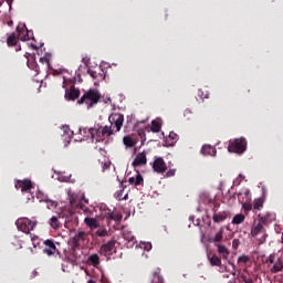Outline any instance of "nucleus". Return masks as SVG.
Segmentation results:
<instances>
[{
    "mask_svg": "<svg viewBox=\"0 0 283 283\" xmlns=\"http://www.w3.org/2000/svg\"><path fill=\"white\" fill-rule=\"evenodd\" d=\"M108 120L109 126L99 127V135L102 136V142L107 140L111 136H114L120 132L123 128V123H125V115L120 113H113L109 115Z\"/></svg>",
    "mask_w": 283,
    "mask_h": 283,
    "instance_id": "1",
    "label": "nucleus"
},
{
    "mask_svg": "<svg viewBox=\"0 0 283 283\" xmlns=\"http://www.w3.org/2000/svg\"><path fill=\"white\" fill-rule=\"evenodd\" d=\"M73 139L75 143H81L83 140H95V143H103V137L101 136V127L94 126L91 128H78V130L73 134Z\"/></svg>",
    "mask_w": 283,
    "mask_h": 283,
    "instance_id": "2",
    "label": "nucleus"
},
{
    "mask_svg": "<svg viewBox=\"0 0 283 283\" xmlns=\"http://www.w3.org/2000/svg\"><path fill=\"white\" fill-rule=\"evenodd\" d=\"M101 101V93L96 90H90L88 92L84 93V95L77 101V105H87V107H94Z\"/></svg>",
    "mask_w": 283,
    "mask_h": 283,
    "instance_id": "3",
    "label": "nucleus"
},
{
    "mask_svg": "<svg viewBox=\"0 0 283 283\" xmlns=\"http://www.w3.org/2000/svg\"><path fill=\"white\" fill-rule=\"evenodd\" d=\"M264 219H259L258 221H254L251 228L252 238H256V235H262L259 239V244H264L266 242V238H269V235L266 234V230H264Z\"/></svg>",
    "mask_w": 283,
    "mask_h": 283,
    "instance_id": "4",
    "label": "nucleus"
},
{
    "mask_svg": "<svg viewBox=\"0 0 283 283\" xmlns=\"http://www.w3.org/2000/svg\"><path fill=\"white\" fill-rule=\"evenodd\" d=\"M228 151L231 154H244V151H247V139L241 137L234 140H230L228 145Z\"/></svg>",
    "mask_w": 283,
    "mask_h": 283,
    "instance_id": "5",
    "label": "nucleus"
},
{
    "mask_svg": "<svg viewBox=\"0 0 283 283\" xmlns=\"http://www.w3.org/2000/svg\"><path fill=\"white\" fill-rule=\"evenodd\" d=\"M61 76L63 78L62 87L65 91V101H72V77L65 70L61 72Z\"/></svg>",
    "mask_w": 283,
    "mask_h": 283,
    "instance_id": "6",
    "label": "nucleus"
},
{
    "mask_svg": "<svg viewBox=\"0 0 283 283\" xmlns=\"http://www.w3.org/2000/svg\"><path fill=\"white\" fill-rule=\"evenodd\" d=\"M18 230L22 231V233H30V231H34L36 227V221H32L29 218H20L15 222Z\"/></svg>",
    "mask_w": 283,
    "mask_h": 283,
    "instance_id": "7",
    "label": "nucleus"
},
{
    "mask_svg": "<svg viewBox=\"0 0 283 283\" xmlns=\"http://www.w3.org/2000/svg\"><path fill=\"white\" fill-rule=\"evenodd\" d=\"M271 273H280L283 271V260L276 254H271L268 259Z\"/></svg>",
    "mask_w": 283,
    "mask_h": 283,
    "instance_id": "8",
    "label": "nucleus"
},
{
    "mask_svg": "<svg viewBox=\"0 0 283 283\" xmlns=\"http://www.w3.org/2000/svg\"><path fill=\"white\" fill-rule=\"evenodd\" d=\"M151 167L156 174H165L167 171V164L163 157H155Z\"/></svg>",
    "mask_w": 283,
    "mask_h": 283,
    "instance_id": "9",
    "label": "nucleus"
},
{
    "mask_svg": "<svg viewBox=\"0 0 283 283\" xmlns=\"http://www.w3.org/2000/svg\"><path fill=\"white\" fill-rule=\"evenodd\" d=\"M102 255H114L116 253V241L111 240L101 247Z\"/></svg>",
    "mask_w": 283,
    "mask_h": 283,
    "instance_id": "10",
    "label": "nucleus"
},
{
    "mask_svg": "<svg viewBox=\"0 0 283 283\" xmlns=\"http://www.w3.org/2000/svg\"><path fill=\"white\" fill-rule=\"evenodd\" d=\"M145 165H147V153L142 151L135 156L132 166L136 169L138 167H145Z\"/></svg>",
    "mask_w": 283,
    "mask_h": 283,
    "instance_id": "11",
    "label": "nucleus"
},
{
    "mask_svg": "<svg viewBox=\"0 0 283 283\" xmlns=\"http://www.w3.org/2000/svg\"><path fill=\"white\" fill-rule=\"evenodd\" d=\"M7 45L8 48H15V52H21V44H19V40H17V33L7 35Z\"/></svg>",
    "mask_w": 283,
    "mask_h": 283,
    "instance_id": "12",
    "label": "nucleus"
},
{
    "mask_svg": "<svg viewBox=\"0 0 283 283\" xmlns=\"http://www.w3.org/2000/svg\"><path fill=\"white\" fill-rule=\"evenodd\" d=\"M15 189H21L22 192L30 191L32 189V181L30 179H18L15 181Z\"/></svg>",
    "mask_w": 283,
    "mask_h": 283,
    "instance_id": "13",
    "label": "nucleus"
},
{
    "mask_svg": "<svg viewBox=\"0 0 283 283\" xmlns=\"http://www.w3.org/2000/svg\"><path fill=\"white\" fill-rule=\"evenodd\" d=\"M17 32H18V39L20 41H30V34L28 32V28L24 25L22 27H17Z\"/></svg>",
    "mask_w": 283,
    "mask_h": 283,
    "instance_id": "14",
    "label": "nucleus"
},
{
    "mask_svg": "<svg viewBox=\"0 0 283 283\" xmlns=\"http://www.w3.org/2000/svg\"><path fill=\"white\" fill-rule=\"evenodd\" d=\"M45 248L43 250V253H46V255H54L56 253V245L54 244V241L48 239L44 241Z\"/></svg>",
    "mask_w": 283,
    "mask_h": 283,
    "instance_id": "15",
    "label": "nucleus"
},
{
    "mask_svg": "<svg viewBox=\"0 0 283 283\" xmlns=\"http://www.w3.org/2000/svg\"><path fill=\"white\" fill-rule=\"evenodd\" d=\"M177 143H178V134L170 132L169 135L166 137L167 147H174V145Z\"/></svg>",
    "mask_w": 283,
    "mask_h": 283,
    "instance_id": "16",
    "label": "nucleus"
},
{
    "mask_svg": "<svg viewBox=\"0 0 283 283\" xmlns=\"http://www.w3.org/2000/svg\"><path fill=\"white\" fill-rule=\"evenodd\" d=\"M227 218H229V213H227V211L218 212L212 216L213 222H217V223L224 222Z\"/></svg>",
    "mask_w": 283,
    "mask_h": 283,
    "instance_id": "17",
    "label": "nucleus"
},
{
    "mask_svg": "<svg viewBox=\"0 0 283 283\" xmlns=\"http://www.w3.org/2000/svg\"><path fill=\"white\" fill-rule=\"evenodd\" d=\"M84 222L87 227H90V229H98L99 227L98 220H96V218L86 217Z\"/></svg>",
    "mask_w": 283,
    "mask_h": 283,
    "instance_id": "18",
    "label": "nucleus"
},
{
    "mask_svg": "<svg viewBox=\"0 0 283 283\" xmlns=\"http://www.w3.org/2000/svg\"><path fill=\"white\" fill-rule=\"evenodd\" d=\"M128 182H129V185H135V187H138V185H143V182H144L143 175L137 171L136 178L130 177L128 179Z\"/></svg>",
    "mask_w": 283,
    "mask_h": 283,
    "instance_id": "19",
    "label": "nucleus"
},
{
    "mask_svg": "<svg viewBox=\"0 0 283 283\" xmlns=\"http://www.w3.org/2000/svg\"><path fill=\"white\" fill-rule=\"evenodd\" d=\"M85 232H80L76 237L73 239V247H81L83 242L85 241Z\"/></svg>",
    "mask_w": 283,
    "mask_h": 283,
    "instance_id": "20",
    "label": "nucleus"
},
{
    "mask_svg": "<svg viewBox=\"0 0 283 283\" xmlns=\"http://www.w3.org/2000/svg\"><path fill=\"white\" fill-rule=\"evenodd\" d=\"M222 240H224V229L221 228L216 234L214 237L211 239V242H213L214 244H218V242H222Z\"/></svg>",
    "mask_w": 283,
    "mask_h": 283,
    "instance_id": "21",
    "label": "nucleus"
},
{
    "mask_svg": "<svg viewBox=\"0 0 283 283\" xmlns=\"http://www.w3.org/2000/svg\"><path fill=\"white\" fill-rule=\"evenodd\" d=\"M201 154H203V156H214L216 148H213L211 145H205L201 149Z\"/></svg>",
    "mask_w": 283,
    "mask_h": 283,
    "instance_id": "22",
    "label": "nucleus"
},
{
    "mask_svg": "<svg viewBox=\"0 0 283 283\" xmlns=\"http://www.w3.org/2000/svg\"><path fill=\"white\" fill-rule=\"evenodd\" d=\"M161 127H163V120L160 118L154 119L151 122V132H155L156 134H158Z\"/></svg>",
    "mask_w": 283,
    "mask_h": 283,
    "instance_id": "23",
    "label": "nucleus"
},
{
    "mask_svg": "<svg viewBox=\"0 0 283 283\" xmlns=\"http://www.w3.org/2000/svg\"><path fill=\"white\" fill-rule=\"evenodd\" d=\"M264 207V199L263 198H256L253 200L252 208L254 211H260Z\"/></svg>",
    "mask_w": 283,
    "mask_h": 283,
    "instance_id": "24",
    "label": "nucleus"
},
{
    "mask_svg": "<svg viewBox=\"0 0 283 283\" xmlns=\"http://www.w3.org/2000/svg\"><path fill=\"white\" fill-rule=\"evenodd\" d=\"M217 249H218V253H220V255H222L223 260H227V258H229V249H227L226 245L222 244H216Z\"/></svg>",
    "mask_w": 283,
    "mask_h": 283,
    "instance_id": "25",
    "label": "nucleus"
},
{
    "mask_svg": "<svg viewBox=\"0 0 283 283\" xmlns=\"http://www.w3.org/2000/svg\"><path fill=\"white\" fill-rule=\"evenodd\" d=\"M260 220H264V224H271V222H275V213L268 212L265 216L261 217Z\"/></svg>",
    "mask_w": 283,
    "mask_h": 283,
    "instance_id": "26",
    "label": "nucleus"
},
{
    "mask_svg": "<svg viewBox=\"0 0 283 283\" xmlns=\"http://www.w3.org/2000/svg\"><path fill=\"white\" fill-rule=\"evenodd\" d=\"M87 199H85V196L84 195H82L81 196V201H80V203H78V207H80V209H82V211L84 212V213H90V209L87 208V207H85V205H87Z\"/></svg>",
    "mask_w": 283,
    "mask_h": 283,
    "instance_id": "27",
    "label": "nucleus"
},
{
    "mask_svg": "<svg viewBox=\"0 0 283 283\" xmlns=\"http://www.w3.org/2000/svg\"><path fill=\"white\" fill-rule=\"evenodd\" d=\"M106 220H108V222L111 220H115V222H120V220H123V214H114V212H108L105 216Z\"/></svg>",
    "mask_w": 283,
    "mask_h": 283,
    "instance_id": "28",
    "label": "nucleus"
},
{
    "mask_svg": "<svg viewBox=\"0 0 283 283\" xmlns=\"http://www.w3.org/2000/svg\"><path fill=\"white\" fill-rule=\"evenodd\" d=\"M247 217L243 213H238L232 219V224H242Z\"/></svg>",
    "mask_w": 283,
    "mask_h": 283,
    "instance_id": "29",
    "label": "nucleus"
},
{
    "mask_svg": "<svg viewBox=\"0 0 283 283\" xmlns=\"http://www.w3.org/2000/svg\"><path fill=\"white\" fill-rule=\"evenodd\" d=\"M123 143L126 147H134L136 145V140L132 136H125Z\"/></svg>",
    "mask_w": 283,
    "mask_h": 283,
    "instance_id": "30",
    "label": "nucleus"
},
{
    "mask_svg": "<svg viewBox=\"0 0 283 283\" xmlns=\"http://www.w3.org/2000/svg\"><path fill=\"white\" fill-rule=\"evenodd\" d=\"M88 262L90 264H93V266H98V264H101V258L98 256V254H92L88 258Z\"/></svg>",
    "mask_w": 283,
    "mask_h": 283,
    "instance_id": "31",
    "label": "nucleus"
},
{
    "mask_svg": "<svg viewBox=\"0 0 283 283\" xmlns=\"http://www.w3.org/2000/svg\"><path fill=\"white\" fill-rule=\"evenodd\" d=\"M242 209L244 213H249V211H253V203H251V201H245L242 203Z\"/></svg>",
    "mask_w": 283,
    "mask_h": 283,
    "instance_id": "32",
    "label": "nucleus"
},
{
    "mask_svg": "<svg viewBox=\"0 0 283 283\" xmlns=\"http://www.w3.org/2000/svg\"><path fill=\"white\" fill-rule=\"evenodd\" d=\"M50 227H52V229H59L61 227V223L59 222V218L52 217L50 219Z\"/></svg>",
    "mask_w": 283,
    "mask_h": 283,
    "instance_id": "33",
    "label": "nucleus"
},
{
    "mask_svg": "<svg viewBox=\"0 0 283 283\" xmlns=\"http://www.w3.org/2000/svg\"><path fill=\"white\" fill-rule=\"evenodd\" d=\"M210 264H212V266H221L222 260H220V258H218L217 255H213L210 259Z\"/></svg>",
    "mask_w": 283,
    "mask_h": 283,
    "instance_id": "34",
    "label": "nucleus"
},
{
    "mask_svg": "<svg viewBox=\"0 0 283 283\" xmlns=\"http://www.w3.org/2000/svg\"><path fill=\"white\" fill-rule=\"evenodd\" d=\"M96 235H98V238H105V237L109 235V231H107V229H105V228L98 229L96 231Z\"/></svg>",
    "mask_w": 283,
    "mask_h": 283,
    "instance_id": "35",
    "label": "nucleus"
},
{
    "mask_svg": "<svg viewBox=\"0 0 283 283\" xmlns=\"http://www.w3.org/2000/svg\"><path fill=\"white\" fill-rule=\"evenodd\" d=\"M151 283H165V281L160 274L155 273Z\"/></svg>",
    "mask_w": 283,
    "mask_h": 283,
    "instance_id": "36",
    "label": "nucleus"
},
{
    "mask_svg": "<svg viewBox=\"0 0 283 283\" xmlns=\"http://www.w3.org/2000/svg\"><path fill=\"white\" fill-rule=\"evenodd\" d=\"M78 96H81V91L77 88H72V101H76V98H78Z\"/></svg>",
    "mask_w": 283,
    "mask_h": 283,
    "instance_id": "37",
    "label": "nucleus"
},
{
    "mask_svg": "<svg viewBox=\"0 0 283 283\" xmlns=\"http://www.w3.org/2000/svg\"><path fill=\"white\" fill-rule=\"evenodd\" d=\"M239 264H247L249 262V256L242 255L238 259Z\"/></svg>",
    "mask_w": 283,
    "mask_h": 283,
    "instance_id": "38",
    "label": "nucleus"
},
{
    "mask_svg": "<svg viewBox=\"0 0 283 283\" xmlns=\"http://www.w3.org/2000/svg\"><path fill=\"white\" fill-rule=\"evenodd\" d=\"M176 176V169H169L167 172H166V178H171Z\"/></svg>",
    "mask_w": 283,
    "mask_h": 283,
    "instance_id": "39",
    "label": "nucleus"
},
{
    "mask_svg": "<svg viewBox=\"0 0 283 283\" xmlns=\"http://www.w3.org/2000/svg\"><path fill=\"white\" fill-rule=\"evenodd\" d=\"M62 132H63L64 136H67V134H70V126H63Z\"/></svg>",
    "mask_w": 283,
    "mask_h": 283,
    "instance_id": "40",
    "label": "nucleus"
},
{
    "mask_svg": "<svg viewBox=\"0 0 283 283\" xmlns=\"http://www.w3.org/2000/svg\"><path fill=\"white\" fill-rule=\"evenodd\" d=\"M59 180H60L61 182H70V176H69V177L60 176V177H59Z\"/></svg>",
    "mask_w": 283,
    "mask_h": 283,
    "instance_id": "41",
    "label": "nucleus"
},
{
    "mask_svg": "<svg viewBox=\"0 0 283 283\" xmlns=\"http://www.w3.org/2000/svg\"><path fill=\"white\" fill-rule=\"evenodd\" d=\"M243 195L245 196V198H251V191H249V189L244 190Z\"/></svg>",
    "mask_w": 283,
    "mask_h": 283,
    "instance_id": "42",
    "label": "nucleus"
},
{
    "mask_svg": "<svg viewBox=\"0 0 283 283\" xmlns=\"http://www.w3.org/2000/svg\"><path fill=\"white\" fill-rule=\"evenodd\" d=\"M88 74L92 76V78H96V72H94V71H88Z\"/></svg>",
    "mask_w": 283,
    "mask_h": 283,
    "instance_id": "43",
    "label": "nucleus"
},
{
    "mask_svg": "<svg viewBox=\"0 0 283 283\" xmlns=\"http://www.w3.org/2000/svg\"><path fill=\"white\" fill-rule=\"evenodd\" d=\"M71 142H72V137H71V136H69V139H67L66 144L64 145V147L70 146V143H71Z\"/></svg>",
    "mask_w": 283,
    "mask_h": 283,
    "instance_id": "44",
    "label": "nucleus"
},
{
    "mask_svg": "<svg viewBox=\"0 0 283 283\" xmlns=\"http://www.w3.org/2000/svg\"><path fill=\"white\" fill-rule=\"evenodd\" d=\"M36 275H39V272H36V270H34V271L32 272L31 277H36Z\"/></svg>",
    "mask_w": 283,
    "mask_h": 283,
    "instance_id": "45",
    "label": "nucleus"
},
{
    "mask_svg": "<svg viewBox=\"0 0 283 283\" xmlns=\"http://www.w3.org/2000/svg\"><path fill=\"white\" fill-rule=\"evenodd\" d=\"M238 200H239V202H242V192L238 193Z\"/></svg>",
    "mask_w": 283,
    "mask_h": 283,
    "instance_id": "46",
    "label": "nucleus"
},
{
    "mask_svg": "<svg viewBox=\"0 0 283 283\" xmlns=\"http://www.w3.org/2000/svg\"><path fill=\"white\" fill-rule=\"evenodd\" d=\"M145 249L146 251H151V243H148Z\"/></svg>",
    "mask_w": 283,
    "mask_h": 283,
    "instance_id": "47",
    "label": "nucleus"
},
{
    "mask_svg": "<svg viewBox=\"0 0 283 283\" xmlns=\"http://www.w3.org/2000/svg\"><path fill=\"white\" fill-rule=\"evenodd\" d=\"M40 61H41V63H48V59L46 57H41Z\"/></svg>",
    "mask_w": 283,
    "mask_h": 283,
    "instance_id": "48",
    "label": "nucleus"
},
{
    "mask_svg": "<svg viewBox=\"0 0 283 283\" xmlns=\"http://www.w3.org/2000/svg\"><path fill=\"white\" fill-rule=\"evenodd\" d=\"M69 202L72 205V195L69 192Z\"/></svg>",
    "mask_w": 283,
    "mask_h": 283,
    "instance_id": "49",
    "label": "nucleus"
},
{
    "mask_svg": "<svg viewBox=\"0 0 283 283\" xmlns=\"http://www.w3.org/2000/svg\"><path fill=\"white\" fill-rule=\"evenodd\" d=\"M239 179H240V181L244 180V176L239 175Z\"/></svg>",
    "mask_w": 283,
    "mask_h": 283,
    "instance_id": "50",
    "label": "nucleus"
},
{
    "mask_svg": "<svg viewBox=\"0 0 283 283\" xmlns=\"http://www.w3.org/2000/svg\"><path fill=\"white\" fill-rule=\"evenodd\" d=\"M87 283H96V281L90 279V280L87 281Z\"/></svg>",
    "mask_w": 283,
    "mask_h": 283,
    "instance_id": "51",
    "label": "nucleus"
},
{
    "mask_svg": "<svg viewBox=\"0 0 283 283\" xmlns=\"http://www.w3.org/2000/svg\"><path fill=\"white\" fill-rule=\"evenodd\" d=\"M122 200H127V195H125V196L122 198Z\"/></svg>",
    "mask_w": 283,
    "mask_h": 283,
    "instance_id": "52",
    "label": "nucleus"
},
{
    "mask_svg": "<svg viewBox=\"0 0 283 283\" xmlns=\"http://www.w3.org/2000/svg\"><path fill=\"white\" fill-rule=\"evenodd\" d=\"M186 114H191V111L187 109V111H186Z\"/></svg>",
    "mask_w": 283,
    "mask_h": 283,
    "instance_id": "53",
    "label": "nucleus"
},
{
    "mask_svg": "<svg viewBox=\"0 0 283 283\" xmlns=\"http://www.w3.org/2000/svg\"><path fill=\"white\" fill-rule=\"evenodd\" d=\"M62 270L65 271V265H62Z\"/></svg>",
    "mask_w": 283,
    "mask_h": 283,
    "instance_id": "54",
    "label": "nucleus"
},
{
    "mask_svg": "<svg viewBox=\"0 0 283 283\" xmlns=\"http://www.w3.org/2000/svg\"><path fill=\"white\" fill-rule=\"evenodd\" d=\"M233 247H237V243H235V241H233Z\"/></svg>",
    "mask_w": 283,
    "mask_h": 283,
    "instance_id": "55",
    "label": "nucleus"
},
{
    "mask_svg": "<svg viewBox=\"0 0 283 283\" xmlns=\"http://www.w3.org/2000/svg\"><path fill=\"white\" fill-rule=\"evenodd\" d=\"M233 247H237V243H235V241H233Z\"/></svg>",
    "mask_w": 283,
    "mask_h": 283,
    "instance_id": "56",
    "label": "nucleus"
},
{
    "mask_svg": "<svg viewBox=\"0 0 283 283\" xmlns=\"http://www.w3.org/2000/svg\"><path fill=\"white\" fill-rule=\"evenodd\" d=\"M9 25H12V21L8 23Z\"/></svg>",
    "mask_w": 283,
    "mask_h": 283,
    "instance_id": "57",
    "label": "nucleus"
},
{
    "mask_svg": "<svg viewBox=\"0 0 283 283\" xmlns=\"http://www.w3.org/2000/svg\"><path fill=\"white\" fill-rule=\"evenodd\" d=\"M247 283H251V281H247Z\"/></svg>",
    "mask_w": 283,
    "mask_h": 283,
    "instance_id": "58",
    "label": "nucleus"
},
{
    "mask_svg": "<svg viewBox=\"0 0 283 283\" xmlns=\"http://www.w3.org/2000/svg\"><path fill=\"white\" fill-rule=\"evenodd\" d=\"M208 202H211V199H210V200H208Z\"/></svg>",
    "mask_w": 283,
    "mask_h": 283,
    "instance_id": "59",
    "label": "nucleus"
}]
</instances>
